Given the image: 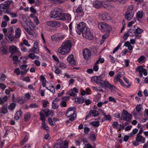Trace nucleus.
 Listing matches in <instances>:
<instances>
[{
    "label": "nucleus",
    "instance_id": "1",
    "mask_svg": "<svg viewBox=\"0 0 148 148\" xmlns=\"http://www.w3.org/2000/svg\"><path fill=\"white\" fill-rule=\"evenodd\" d=\"M105 77V75L102 74L98 76H93L91 77V80L96 83L99 86H103L105 88H109L110 90H112L115 86L110 84L109 82L105 80L103 81L102 78Z\"/></svg>",
    "mask_w": 148,
    "mask_h": 148
},
{
    "label": "nucleus",
    "instance_id": "2",
    "mask_svg": "<svg viewBox=\"0 0 148 148\" xmlns=\"http://www.w3.org/2000/svg\"><path fill=\"white\" fill-rule=\"evenodd\" d=\"M72 45V43L70 40L65 41L62 43L61 46L58 48V52L62 55H66L70 51Z\"/></svg>",
    "mask_w": 148,
    "mask_h": 148
},
{
    "label": "nucleus",
    "instance_id": "3",
    "mask_svg": "<svg viewBox=\"0 0 148 148\" xmlns=\"http://www.w3.org/2000/svg\"><path fill=\"white\" fill-rule=\"evenodd\" d=\"M98 26L99 29L103 32H109L112 30L111 27L105 23H99L98 24Z\"/></svg>",
    "mask_w": 148,
    "mask_h": 148
},
{
    "label": "nucleus",
    "instance_id": "4",
    "mask_svg": "<svg viewBox=\"0 0 148 148\" xmlns=\"http://www.w3.org/2000/svg\"><path fill=\"white\" fill-rule=\"evenodd\" d=\"M71 15L67 13H64L62 12V11H60L58 18L56 19L58 20H61L63 21H65L66 20L68 21H71Z\"/></svg>",
    "mask_w": 148,
    "mask_h": 148
},
{
    "label": "nucleus",
    "instance_id": "5",
    "mask_svg": "<svg viewBox=\"0 0 148 148\" xmlns=\"http://www.w3.org/2000/svg\"><path fill=\"white\" fill-rule=\"evenodd\" d=\"M86 28V24L82 22L77 25V26L76 27L75 30L77 34H80L81 33L82 34L84 29H85Z\"/></svg>",
    "mask_w": 148,
    "mask_h": 148
},
{
    "label": "nucleus",
    "instance_id": "6",
    "mask_svg": "<svg viewBox=\"0 0 148 148\" xmlns=\"http://www.w3.org/2000/svg\"><path fill=\"white\" fill-rule=\"evenodd\" d=\"M82 36L84 37L89 40L92 39L93 36L92 33L90 31L89 28L86 27L82 33Z\"/></svg>",
    "mask_w": 148,
    "mask_h": 148
},
{
    "label": "nucleus",
    "instance_id": "7",
    "mask_svg": "<svg viewBox=\"0 0 148 148\" xmlns=\"http://www.w3.org/2000/svg\"><path fill=\"white\" fill-rule=\"evenodd\" d=\"M121 120H123L126 121H130L132 119V115L129 113L128 112L125 110H123L121 118Z\"/></svg>",
    "mask_w": 148,
    "mask_h": 148
},
{
    "label": "nucleus",
    "instance_id": "8",
    "mask_svg": "<svg viewBox=\"0 0 148 148\" xmlns=\"http://www.w3.org/2000/svg\"><path fill=\"white\" fill-rule=\"evenodd\" d=\"M62 9L57 8L52 11L50 13V17L51 18H58Z\"/></svg>",
    "mask_w": 148,
    "mask_h": 148
},
{
    "label": "nucleus",
    "instance_id": "9",
    "mask_svg": "<svg viewBox=\"0 0 148 148\" xmlns=\"http://www.w3.org/2000/svg\"><path fill=\"white\" fill-rule=\"evenodd\" d=\"M75 108L72 107L69 108L66 111V115L68 117H70L72 116H76V114L75 113Z\"/></svg>",
    "mask_w": 148,
    "mask_h": 148
},
{
    "label": "nucleus",
    "instance_id": "10",
    "mask_svg": "<svg viewBox=\"0 0 148 148\" xmlns=\"http://www.w3.org/2000/svg\"><path fill=\"white\" fill-rule=\"evenodd\" d=\"M46 24L49 26L56 28L60 27L61 25L60 22L56 21H47Z\"/></svg>",
    "mask_w": 148,
    "mask_h": 148
},
{
    "label": "nucleus",
    "instance_id": "11",
    "mask_svg": "<svg viewBox=\"0 0 148 148\" xmlns=\"http://www.w3.org/2000/svg\"><path fill=\"white\" fill-rule=\"evenodd\" d=\"M99 17L104 21H107L111 19V17L109 14L107 13L104 12L102 14L99 15Z\"/></svg>",
    "mask_w": 148,
    "mask_h": 148
},
{
    "label": "nucleus",
    "instance_id": "12",
    "mask_svg": "<svg viewBox=\"0 0 148 148\" xmlns=\"http://www.w3.org/2000/svg\"><path fill=\"white\" fill-rule=\"evenodd\" d=\"M83 54L84 58L87 60L91 55V52L88 49H85L83 51Z\"/></svg>",
    "mask_w": 148,
    "mask_h": 148
},
{
    "label": "nucleus",
    "instance_id": "13",
    "mask_svg": "<svg viewBox=\"0 0 148 148\" xmlns=\"http://www.w3.org/2000/svg\"><path fill=\"white\" fill-rule=\"evenodd\" d=\"M75 12L77 14V15L79 16H82L83 15L84 13L81 5H79L76 9Z\"/></svg>",
    "mask_w": 148,
    "mask_h": 148
},
{
    "label": "nucleus",
    "instance_id": "14",
    "mask_svg": "<svg viewBox=\"0 0 148 148\" xmlns=\"http://www.w3.org/2000/svg\"><path fill=\"white\" fill-rule=\"evenodd\" d=\"M67 60L72 66H73L76 64V62L73 58V54L70 55L67 58Z\"/></svg>",
    "mask_w": 148,
    "mask_h": 148
},
{
    "label": "nucleus",
    "instance_id": "15",
    "mask_svg": "<svg viewBox=\"0 0 148 148\" xmlns=\"http://www.w3.org/2000/svg\"><path fill=\"white\" fill-rule=\"evenodd\" d=\"M134 14V12L127 11L125 13V18L128 21L130 20L133 16Z\"/></svg>",
    "mask_w": 148,
    "mask_h": 148
},
{
    "label": "nucleus",
    "instance_id": "16",
    "mask_svg": "<svg viewBox=\"0 0 148 148\" xmlns=\"http://www.w3.org/2000/svg\"><path fill=\"white\" fill-rule=\"evenodd\" d=\"M9 9L7 8L5 4H1L0 5V10L2 12H3L5 13H8V10Z\"/></svg>",
    "mask_w": 148,
    "mask_h": 148
},
{
    "label": "nucleus",
    "instance_id": "17",
    "mask_svg": "<svg viewBox=\"0 0 148 148\" xmlns=\"http://www.w3.org/2000/svg\"><path fill=\"white\" fill-rule=\"evenodd\" d=\"M136 140L139 142H141L142 143H143L145 142V138L141 135L137 134Z\"/></svg>",
    "mask_w": 148,
    "mask_h": 148
},
{
    "label": "nucleus",
    "instance_id": "18",
    "mask_svg": "<svg viewBox=\"0 0 148 148\" xmlns=\"http://www.w3.org/2000/svg\"><path fill=\"white\" fill-rule=\"evenodd\" d=\"M22 112L20 110L16 112L14 116V119L16 120H19L22 114Z\"/></svg>",
    "mask_w": 148,
    "mask_h": 148
},
{
    "label": "nucleus",
    "instance_id": "19",
    "mask_svg": "<svg viewBox=\"0 0 148 148\" xmlns=\"http://www.w3.org/2000/svg\"><path fill=\"white\" fill-rule=\"evenodd\" d=\"M93 5L94 7L96 8H100L102 6V2L96 1L93 2Z\"/></svg>",
    "mask_w": 148,
    "mask_h": 148
},
{
    "label": "nucleus",
    "instance_id": "20",
    "mask_svg": "<svg viewBox=\"0 0 148 148\" xmlns=\"http://www.w3.org/2000/svg\"><path fill=\"white\" fill-rule=\"evenodd\" d=\"M8 47L6 46L2 45L0 48V51L4 54H7V49Z\"/></svg>",
    "mask_w": 148,
    "mask_h": 148
},
{
    "label": "nucleus",
    "instance_id": "21",
    "mask_svg": "<svg viewBox=\"0 0 148 148\" xmlns=\"http://www.w3.org/2000/svg\"><path fill=\"white\" fill-rule=\"evenodd\" d=\"M21 30L20 28H18L15 30V38H18L21 36Z\"/></svg>",
    "mask_w": 148,
    "mask_h": 148
},
{
    "label": "nucleus",
    "instance_id": "22",
    "mask_svg": "<svg viewBox=\"0 0 148 148\" xmlns=\"http://www.w3.org/2000/svg\"><path fill=\"white\" fill-rule=\"evenodd\" d=\"M69 99V97H65L62 98L63 101L61 103V105L63 107H66V101Z\"/></svg>",
    "mask_w": 148,
    "mask_h": 148
},
{
    "label": "nucleus",
    "instance_id": "23",
    "mask_svg": "<svg viewBox=\"0 0 148 148\" xmlns=\"http://www.w3.org/2000/svg\"><path fill=\"white\" fill-rule=\"evenodd\" d=\"M42 110L44 112L47 117H48L49 115H51V113H52V111L49 110L48 108Z\"/></svg>",
    "mask_w": 148,
    "mask_h": 148
},
{
    "label": "nucleus",
    "instance_id": "24",
    "mask_svg": "<svg viewBox=\"0 0 148 148\" xmlns=\"http://www.w3.org/2000/svg\"><path fill=\"white\" fill-rule=\"evenodd\" d=\"M17 102L20 104H23L25 103V101L24 98L22 97H19L17 99Z\"/></svg>",
    "mask_w": 148,
    "mask_h": 148
},
{
    "label": "nucleus",
    "instance_id": "25",
    "mask_svg": "<svg viewBox=\"0 0 148 148\" xmlns=\"http://www.w3.org/2000/svg\"><path fill=\"white\" fill-rule=\"evenodd\" d=\"M9 51L12 54H14L16 51V48L14 46H12L10 47Z\"/></svg>",
    "mask_w": 148,
    "mask_h": 148
},
{
    "label": "nucleus",
    "instance_id": "26",
    "mask_svg": "<svg viewBox=\"0 0 148 148\" xmlns=\"http://www.w3.org/2000/svg\"><path fill=\"white\" fill-rule=\"evenodd\" d=\"M121 77V73L120 72H119L116 76L114 77V82L116 83L118 81V80L120 79V78Z\"/></svg>",
    "mask_w": 148,
    "mask_h": 148
},
{
    "label": "nucleus",
    "instance_id": "27",
    "mask_svg": "<svg viewBox=\"0 0 148 148\" xmlns=\"http://www.w3.org/2000/svg\"><path fill=\"white\" fill-rule=\"evenodd\" d=\"M30 51L35 53H37L38 52L39 49L38 47H33L31 49H30Z\"/></svg>",
    "mask_w": 148,
    "mask_h": 148
},
{
    "label": "nucleus",
    "instance_id": "28",
    "mask_svg": "<svg viewBox=\"0 0 148 148\" xmlns=\"http://www.w3.org/2000/svg\"><path fill=\"white\" fill-rule=\"evenodd\" d=\"M143 12L141 11H139L137 12L136 15V18L139 21V19L142 18L143 17Z\"/></svg>",
    "mask_w": 148,
    "mask_h": 148
},
{
    "label": "nucleus",
    "instance_id": "29",
    "mask_svg": "<svg viewBox=\"0 0 148 148\" xmlns=\"http://www.w3.org/2000/svg\"><path fill=\"white\" fill-rule=\"evenodd\" d=\"M90 114H92L93 116H95L98 115L99 113L98 111L96 110H91L89 111Z\"/></svg>",
    "mask_w": 148,
    "mask_h": 148
},
{
    "label": "nucleus",
    "instance_id": "30",
    "mask_svg": "<svg viewBox=\"0 0 148 148\" xmlns=\"http://www.w3.org/2000/svg\"><path fill=\"white\" fill-rule=\"evenodd\" d=\"M14 2L12 0H8L5 1L4 3L6 5L7 8L9 9L10 5L11 4H13Z\"/></svg>",
    "mask_w": 148,
    "mask_h": 148
},
{
    "label": "nucleus",
    "instance_id": "31",
    "mask_svg": "<svg viewBox=\"0 0 148 148\" xmlns=\"http://www.w3.org/2000/svg\"><path fill=\"white\" fill-rule=\"evenodd\" d=\"M16 106V104L14 103H12L9 105L8 107V109L9 110L12 111L13 110Z\"/></svg>",
    "mask_w": 148,
    "mask_h": 148
},
{
    "label": "nucleus",
    "instance_id": "32",
    "mask_svg": "<svg viewBox=\"0 0 148 148\" xmlns=\"http://www.w3.org/2000/svg\"><path fill=\"white\" fill-rule=\"evenodd\" d=\"M8 99V97L7 96H5L2 98H0V104L4 103L7 101Z\"/></svg>",
    "mask_w": 148,
    "mask_h": 148
},
{
    "label": "nucleus",
    "instance_id": "33",
    "mask_svg": "<svg viewBox=\"0 0 148 148\" xmlns=\"http://www.w3.org/2000/svg\"><path fill=\"white\" fill-rule=\"evenodd\" d=\"M31 115L29 113H27L25 114L24 119L26 121H27L30 119Z\"/></svg>",
    "mask_w": 148,
    "mask_h": 148
},
{
    "label": "nucleus",
    "instance_id": "34",
    "mask_svg": "<svg viewBox=\"0 0 148 148\" xmlns=\"http://www.w3.org/2000/svg\"><path fill=\"white\" fill-rule=\"evenodd\" d=\"M146 59V58L144 56H141L137 60L138 62H144Z\"/></svg>",
    "mask_w": 148,
    "mask_h": 148
},
{
    "label": "nucleus",
    "instance_id": "35",
    "mask_svg": "<svg viewBox=\"0 0 148 148\" xmlns=\"http://www.w3.org/2000/svg\"><path fill=\"white\" fill-rule=\"evenodd\" d=\"M61 144H62V148H66L68 147V142L67 141L65 140L63 143H62Z\"/></svg>",
    "mask_w": 148,
    "mask_h": 148
},
{
    "label": "nucleus",
    "instance_id": "36",
    "mask_svg": "<svg viewBox=\"0 0 148 148\" xmlns=\"http://www.w3.org/2000/svg\"><path fill=\"white\" fill-rule=\"evenodd\" d=\"M20 48L21 51L23 52H25L27 50V48L24 47L23 44L22 42L20 43Z\"/></svg>",
    "mask_w": 148,
    "mask_h": 148
},
{
    "label": "nucleus",
    "instance_id": "37",
    "mask_svg": "<svg viewBox=\"0 0 148 148\" xmlns=\"http://www.w3.org/2000/svg\"><path fill=\"white\" fill-rule=\"evenodd\" d=\"M28 139L27 136H25L24 138L20 142V145H23L25 142L28 140Z\"/></svg>",
    "mask_w": 148,
    "mask_h": 148
},
{
    "label": "nucleus",
    "instance_id": "38",
    "mask_svg": "<svg viewBox=\"0 0 148 148\" xmlns=\"http://www.w3.org/2000/svg\"><path fill=\"white\" fill-rule=\"evenodd\" d=\"M92 88L94 90L97 91H103V90L101 88V87H93Z\"/></svg>",
    "mask_w": 148,
    "mask_h": 148
},
{
    "label": "nucleus",
    "instance_id": "39",
    "mask_svg": "<svg viewBox=\"0 0 148 148\" xmlns=\"http://www.w3.org/2000/svg\"><path fill=\"white\" fill-rule=\"evenodd\" d=\"M84 101L85 99L83 97H82L81 98H77L76 101L79 103H82L84 102Z\"/></svg>",
    "mask_w": 148,
    "mask_h": 148
},
{
    "label": "nucleus",
    "instance_id": "40",
    "mask_svg": "<svg viewBox=\"0 0 148 148\" xmlns=\"http://www.w3.org/2000/svg\"><path fill=\"white\" fill-rule=\"evenodd\" d=\"M110 61L112 63H114L116 61V59L112 56L109 55V56Z\"/></svg>",
    "mask_w": 148,
    "mask_h": 148
},
{
    "label": "nucleus",
    "instance_id": "41",
    "mask_svg": "<svg viewBox=\"0 0 148 148\" xmlns=\"http://www.w3.org/2000/svg\"><path fill=\"white\" fill-rule=\"evenodd\" d=\"M8 38L9 40L11 41H13L14 40L15 37V36H14L11 33L9 34V35L8 36Z\"/></svg>",
    "mask_w": 148,
    "mask_h": 148
},
{
    "label": "nucleus",
    "instance_id": "42",
    "mask_svg": "<svg viewBox=\"0 0 148 148\" xmlns=\"http://www.w3.org/2000/svg\"><path fill=\"white\" fill-rule=\"evenodd\" d=\"M22 43L23 44V46L24 45L28 47H29L30 46V44L28 43V41L26 39H24Z\"/></svg>",
    "mask_w": 148,
    "mask_h": 148
},
{
    "label": "nucleus",
    "instance_id": "43",
    "mask_svg": "<svg viewBox=\"0 0 148 148\" xmlns=\"http://www.w3.org/2000/svg\"><path fill=\"white\" fill-rule=\"evenodd\" d=\"M136 109L137 112H140L141 109V105L140 104H138L136 107Z\"/></svg>",
    "mask_w": 148,
    "mask_h": 148
},
{
    "label": "nucleus",
    "instance_id": "44",
    "mask_svg": "<svg viewBox=\"0 0 148 148\" xmlns=\"http://www.w3.org/2000/svg\"><path fill=\"white\" fill-rule=\"evenodd\" d=\"M103 114L106 120H111V116L110 115H106L104 112H103Z\"/></svg>",
    "mask_w": 148,
    "mask_h": 148
},
{
    "label": "nucleus",
    "instance_id": "45",
    "mask_svg": "<svg viewBox=\"0 0 148 148\" xmlns=\"http://www.w3.org/2000/svg\"><path fill=\"white\" fill-rule=\"evenodd\" d=\"M143 69H143L142 66H140L137 68L136 70L139 73H141L142 72Z\"/></svg>",
    "mask_w": 148,
    "mask_h": 148
},
{
    "label": "nucleus",
    "instance_id": "46",
    "mask_svg": "<svg viewBox=\"0 0 148 148\" xmlns=\"http://www.w3.org/2000/svg\"><path fill=\"white\" fill-rule=\"evenodd\" d=\"M52 1V2L55 3L56 2H58L59 3H63L65 0H50Z\"/></svg>",
    "mask_w": 148,
    "mask_h": 148
},
{
    "label": "nucleus",
    "instance_id": "47",
    "mask_svg": "<svg viewBox=\"0 0 148 148\" xmlns=\"http://www.w3.org/2000/svg\"><path fill=\"white\" fill-rule=\"evenodd\" d=\"M61 143H56L53 146L54 148H62Z\"/></svg>",
    "mask_w": 148,
    "mask_h": 148
},
{
    "label": "nucleus",
    "instance_id": "48",
    "mask_svg": "<svg viewBox=\"0 0 148 148\" xmlns=\"http://www.w3.org/2000/svg\"><path fill=\"white\" fill-rule=\"evenodd\" d=\"M39 115L40 116V119L41 120H45V116L42 112H40L39 113Z\"/></svg>",
    "mask_w": 148,
    "mask_h": 148
},
{
    "label": "nucleus",
    "instance_id": "49",
    "mask_svg": "<svg viewBox=\"0 0 148 148\" xmlns=\"http://www.w3.org/2000/svg\"><path fill=\"white\" fill-rule=\"evenodd\" d=\"M92 124L93 126L95 127H98L99 125V122L98 121H93L92 122Z\"/></svg>",
    "mask_w": 148,
    "mask_h": 148
},
{
    "label": "nucleus",
    "instance_id": "50",
    "mask_svg": "<svg viewBox=\"0 0 148 148\" xmlns=\"http://www.w3.org/2000/svg\"><path fill=\"white\" fill-rule=\"evenodd\" d=\"M11 16L12 18H14L17 16V15L16 13H12L11 12L8 13Z\"/></svg>",
    "mask_w": 148,
    "mask_h": 148
},
{
    "label": "nucleus",
    "instance_id": "51",
    "mask_svg": "<svg viewBox=\"0 0 148 148\" xmlns=\"http://www.w3.org/2000/svg\"><path fill=\"white\" fill-rule=\"evenodd\" d=\"M65 36V35H64L59 34V35L58 36V41L60 40H62L64 38Z\"/></svg>",
    "mask_w": 148,
    "mask_h": 148
},
{
    "label": "nucleus",
    "instance_id": "52",
    "mask_svg": "<svg viewBox=\"0 0 148 148\" xmlns=\"http://www.w3.org/2000/svg\"><path fill=\"white\" fill-rule=\"evenodd\" d=\"M135 32L137 34H140L143 32V30L142 29H140V28H138L136 30Z\"/></svg>",
    "mask_w": 148,
    "mask_h": 148
},
{
    "label": "nucleus",
    "instance_id": "53",
    "mask_svg": "<svg viewBox=\"0 0 148 148\" xmlns=\"http://www.w3.org/2000/svg\"><path fill=\"white\" fill-rule=\"evenodd\" d=\"M6 78V76L3 74H2L0 77V80L1 82H3Z\"/></svg>",
    "mask_w": 148,
    "mask_h": 148
},
{
    "label": "nucleus",
    "instance_id": "54",
    "mask_svg": "<svg viewBox=\"0 0 148 148\" xmlns=\"http://www.w3.org/2000/svg\"><path fill=\"white\" fill-rule=\"evenodd\" d=\"M136 19H134L132 21L129 23L127 25V26L129 27H131L132 25L136 22Z\"/></svg>",
    "mask_w": 148,
    "mask_h": 148
},
{
    "label": "nucleus",
    "instance_id": "55",
    "mask_svg": "<svg viewBox=\"0 0 148 148\" xmlns=\"http://www.w3.org/2000/svg\"><path fill=\"white\" fill-rule=\"evenodd\" d=\"M20 71L19 68H16L14 71V73H16L17 75L20 74Z\"/></svg>",
    "mask_w": 148,
    "mask_h": 148
},
{
    "label": "nucleus",
    "instance_id": "56",
    "mask_svg": "<svg viewBox=\"0 0 148 148\" xmlns=\"http://www.w3.org/2000/svg\"><path fill=\"white\" fill-rule=\"evenodd\" d=\"M27 64H23L20 66V69L21 70H25L27 67Z\"/></svg>",
    "mask_w": 148,
    "mask_h": 148
},
{
    "label": "nucleus",
    "instance_id": "57",
    "mask_svg": "<svg viewBox=\"0 0 148 148\" xmlns=\"http://www.w3.org/2000/svg\"><path fill=\"white\" fill-rule=\"evenodd\" d=\"M21 18L22 20L25 23H26L27 20V18L26 17L25 15L22 14L21 15Z\"/></svg>",
    "mask_w": 148,
    "mask_h": 148
},
{
    "label": "nucleus",
    "instance_id": "58",
    "mask_svg": "<svg viewBox=\"0 0 148 148\" xmlns=\"http://www.w3.org/2000/svg\"><path fill=\"white\" fill-rule=\"evenodd\" d=\"M90 138L92 141H95L96 140V136L94 134H91L90 136Z\"/></svg>",
    "mask_w": 148,
    "mask_h": 148
},
{
    "label": "nucleus",
    "instance_id": "59",
    "mask_svg": "<svg viewBox=\"0 0 148 148\" xmlns=\"http://www.w3.org/2000/svg\"><path fill=\"white\" fill-rule=\"evenodd\" d=\"M127 11H130V12H134L133 6L132 5H130L129 7V9Z\"/></svg>",
    "mask_w": 148,
    "mask_h": 148
},
{
    "label": "nucleus",
    "instance_id": "60",
    "mask_svg": "<svg viewBox=\"0 0 148 148\" xmlns=\"http://www.w3.org/2000/svg\"><path fill=\"white\" fill-rule=\"evenodd\" d=\"M48 121L50 125H54L53 123V121L52 119L50 118H49L48 119Z\"/></svg>",
    "mask_w": 148,
    "mask_h": 148
},
{
    "label": "nucleus",
    "instance_id": "61",
    "mask_svg": "<svg viewBox=\"0 0 148 148\" xmlns=\"http://www.w3.org/2000/svg\"><path fill=\"white\" fill-rule=\"evenodd\" d=\"M84 132L86 134H88L90 130V128L88 127H84Z\"/></svg>",
    "mask_w": 148,
    "mask_h": 148
},
{
    "label": "nucleus",
    "instance_id": "62",
    "mask_svg": "<svg viewBox=\"0 0 148 148\" xmlns=\"http://www.w3.org/2000/svg\"><path fill=\"white\" fill-rule=\"evenodd\" d=\"M28 57L32 59H34L35 58V55L34 53H31L28 55Z\"/></svg>",
    "mask_w": 148,
    "mask_h": 148
},
{
    "label": "nucleus",
    "instance_id": "63",
    "mask_svg": "<svg viewBox=\"0 0 148 148\" xmlns=\"http://www.w3.org/2000/svg\"><path fill=\"white\" fill-rule=\"evenodd\" d=\"M6 87V86L5 84L2 83H0V88L1 89L4 90Z\"/></svg>",
    "mask_w": 148,
    "mask_h": 148
},
{
    "label": "nucleus",
    "instance_id": "64",
    "mask_svg": "<svg viewBox=\"0 0 148 148\" xmlns=\"http://www.w3.org/2000/svg\"><path fill=\"white\" fill-rule=\"evenodd\" d=\"M108 99L110 101H113L114 103H116V99L112 97H109Z\"/></svg>",
    "mask_w": 148,
    "mask_h": 148
}]
</instances>
